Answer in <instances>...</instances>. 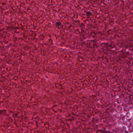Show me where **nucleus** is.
<instances>
[{"mask_svg":"<svg viewBox=\"0 0 133 133\" xmlns=\"http://www.w3.org/2000/svg\"><path fill=\"white\" fill-rule=\"evenodd\" d=\"M61 23L60 21H58L56 22V25L57 27H58V25H61Z\"/></svg>","mask_w":133,"mask_h":133,"instance_id":"nucleus-1","label":"nucleus"},{"mask_svg":"<svg viewBox=\"0 0 133 133\" xmlns=\"http://www.w3.org/2000/svg\"><path fill=\"white\" fill-rule=\"evenodd\" d=\"M103 45H104L105 46V47H108V46L112 48V46L111 45H109L108 44H106L105 43H102Z\"/></svg>","mask_w":133,"mask_h":133,"instance_id":"nucleus-2","label":"nucleus"},{"mask_svg":"<svg viewBox=\"0 0 133 133\" xmlns=\"http://www.w3.org/2000/svg\"><path fill=\"white\" fill-rule=\"evenodd\" d=\"M49 43L50 45L52 44V40L51 39H50L49 40Z\"/></svg>","mask_w":133,"mask_h":133,"instance_id":"nucleus-3","label":"nucleus"},{"mask_svg":"<svg viewBox=\"0 0 133 133\" xmlns=\"http://www.w3.org/2000/svg\"><path fill=\"white\" fill-rule=\"evenodd\" d=\"M84 25L83 23L79 24V26L81 28H83L84 26Z\"/></svg>","mask_w":133,"mask_h":133,"instance_id":"nucleus-4","label":"nucleus"},{"mask_svg":"<svg viewBox=\"0 0 133 133\" xmlns=\"http://www.w3.org/2000/svg\"><path fill=\"white\" fill-rule=\"evenodd\" d=\"M91 41H92L93 43H97L98 42V41L97 40H91Z\"/></svg>","mask_w":133,"mask_h":133,"instance_id":"nucleus-5","label":"nucleus"},{"mask_svg":"<svg viewBox=\"0 0 133 133\" xmlns=\"http://www.w3.org/2000/svg\"><path fill=\"white\" fill-rule=\"evenodd\" d=\"M76 31L78 32V33H77V34H78L80 33L79 30L78 29H76Z\"/></svg>","mask_w":133,"mask_h":133,"instance_id":"nucleus-6","label":"nucleus"},{"mask_svg":"<svg viewBox=\"0 0 133 133\" xmlns=\"http://www.w3.org/2000/svg\"><path fill=\"white\" fill-rule=\"evenodd\" d=\"M93 45L94 47H95L96 46V47H97L98 46V45H96V44L95 43H93Z\"/></svg>","mask_w":133,"mask_h":133,"instance_id":"nucleus-7","label":"nucleus"},{"mask_svg":"<svg viewBox=\"0 0 133 133\" xmlns=\"http://www.w3.org/2000/svg\"><path fill=\"white\" fill-rule=\"evenodd\" d=\"M86 14L88 15H87L88 16H90V15H91V14L89 12H87Z\"/></svg>","mask_w":133,"mask_h":133,"instance_id":"nucleus-8","label":"nucleus"},{"mask_svg":"<svg viewBox=\"0 0 133 133\" xmlns=\"http://www.w3.org/2000/svg\"><path fill=\"white\" fill-rule=\"evenodd\" d=\"M88 44H89V46H91V44H90V43H88V42L87 43V45H88Z\"/></svg>","mask_w":133,"mask_h":133,"instance_id":"nucleus-9","label":"nucleus"},{"mask_svg":"<svg viewBox=\"0 0 133 133\" xmlns=\"http://www.w3.org/2000/svg\"><path fill=\"white\" fill-rule=\"evenodd\" d=\"M82 43H83V44H85V42H83Z\"/></svg>","mask_w":133,"mask_h":133,"instance_id":"nucleus-10","label":"nucleus"},{"mask_svg":"<svg viewBox=\"0 0 133 133\" xmlns=\"http://www.w3.org/2000/svg\"><path fill=\"white\" fill-rule=\"evenodd\" d=\"M0 111H2V110H0Z\"/></svg>","mask_w":133,"mask_h":133,"instance_id":"nucleus-11","label":"nucleus"},{"mask_svg":"<svg viewBox=\"0 0 133 133\" xmlns=\"http://www.w3.org/2000/svg\"><path fill=\"white\" fill-rule=\"evenodd\" d=\"M95 37V36H94L93 37Z\"/></svg>","mask_w":133,"mask_h":133,"instance_id":"nucleus-12","label":"nucleus"},{"mask_svg":"<svg viewBox=\"0 0 133 133\" xmlns=\"http://www.w3.org/2000/svg\"><path fill=\"white\" fill-rule=\"evenodd\" d=\"M132 64L133 65V62H132Z\"/></svg>","mask_w":133,"mask_h":133,"instance_id":"nucleus-13","label":"nucleus"}]
</instances>
